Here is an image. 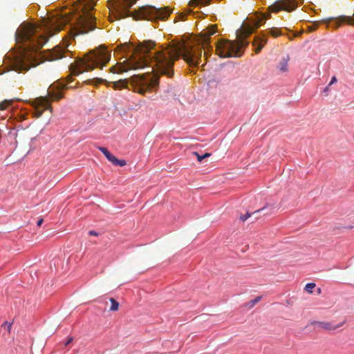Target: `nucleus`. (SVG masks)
Masks as SVG:
<instances>
[{
  "label": "nucleus",
  "mask_w": 354,
  "mask_h": 354,
  "mask_svg": "<svg viewBox=\"0 0 354 354\" xmlns=\"http://www.w3.org/2000/svg\"><path fill=\"white\" fill-rule=\"evenodd\" d=\"M94 5L92 1L86 3L82 8V14L75 17V24L71 28L73 36L88 33L96 28L95 17L91 12Z\"/></svg>",
  "instance_id": "nucleus-6"
},
{
  "label": "nucleus",
  "mask_w": 354,
  "mask_h": 354,
  "mask_svg": "<svg viewBox=\"0 0 354 354\" xmlns=\"http://www.w3.org/2000/svg\"><path fill=\"white\" fill-rule=\"evenodd\" d=\"M289 61V57L283 58V59L280 62L278 66V68L281 72L288 71V64Z\"/></svg>",
  "instance_id": "nucleus-19"
},
{
  "label": "nucleus",
  "mask_w": 354,
  "mask_h": 354,
  "mask_svg": "<svg viewBox=\"0 0 354 354\" xmlns=\"http://www.w3.org/2000/svg\"><path fill=\"white\" fill-rule=\"evenodd\" d=\"M43 222H44V219H43V218H40V219L37 221V226H39H39H41V224L43 223Z\"/></svg>",
  "instance_id": "nucleus-30"
},
{
  "label": "nucleus",
  "mask_w": 354,
  "mask_h": 354,
  "mask_svg": "<svg viewBox=\"0 0 354 354\" xmlns=\"http://www.w3.org/2000/svg\"><path fill=\"white\" fill-rule=\"evenodd\" d=\"M270 18V13L266 17L263 14L254 15L248 19L249 24L237 35L234 41L221 40L216 44V52L221 57H240L243 54V50L248 46L246 38L248 35L259 28L265 21Z\"/></svg>",
  "instance_id": "nucleus-4"
},
{
  "label": "nucleus",
  "mask_w": 354,
  "mask_h": 354,
  "mask_svg": "<svg viewBox=\"0 0 354 354\" xmlns=\"http://www.w3.org/2000/svg\"><path fill=\"white\" fill-rule=\"evenodd\" d=\"M11 104V102L8 100H4L0 103V110H6Z\"/></svg>",
  "instance_id": "nucleus-22"
},
{
  "label": "nucleus",
  "mask_w": 354,
  "mask_h": 354,
  "mask_svg": "<svg viewBox=\"0 0 354 354\" xmlns=\"http://www.w3.org/2000/svg\"><path fill=\"white\" fill-rule=\"evenodd\" d=\"M66 88L68 87L66 83L59 82H55L49 87L48 95L53 100H59L62 97V95L59 91Z\"/></svg>",
  "instance_id": "nucleus-12"
},
{
  "label": "nucleus",
  "mask_w": 354,
  "mask_h": 354,
  "mask_svg": "<svg viewBox=\"0 0 354 354\" xmlns=\"http://www.w3.org/2000/svg\"><path fill=\"white\" fill-rule=\"evenodd\" d=\"M261 296H258L257 297L254 299L250 301V304H251V306H254L256 304H257L259 301H260V300L261 299Z\"/></svg>",
  "instance_id": "nucleus-25"
},
{
  "label": "nucleus",
  "mask_w": 354,
  "mask_h": 354,
  "mask_svg": "<svg viewBox=\"0 0 354 354\" xmlns=\"http://www.w3.org/2000/svg\"><path fill=\"white\" fill-rule=\"evenodd\" d=\"M204 56H205V57H206V56H207V53H206V52H205V53H204Z\"/></svg>",
  "instance_id": "nucleus-35"
},
{
  "label": "nucleus",
  "mask_w": 354,
  "mask_h": 354,
  "mask_svg": "<svg viewBox=\"0 0 354 354\" xmlns=\"http://www.w3.org/2000/svg\"><path fill=\"white\" fill-rule=\"evenodd\" d=\"M128 16H131L136 20H165L170 15L171 11L168 8H156L151 6H145L139 8L138 10L131 12L127 11Z\"/></svg>",
  "instance_id": "nucleus-7"
},
{
  "label": "nucleus",
  "mask_w": 354,
  "mask_h": 354,
  "mask_svg": "<svg viewBox=\"0 0 354 354\" xmlns=\"http://www.w3.org/2000/svg\"><path fill=\"white\" fill-rule=\"evenodd\" d=\"M202 156H203V158L205 159V158L209 157L211 156V153H205V154H203Z\"/></svg>",
  "instance_id": "nucleus-31"
},
{
  "label": "nucleus",
  "mask_w": 354,
  "mask_h": 354,
  "mask_svg": "<svg viewBox=\"0 0 354 354\" xmlns=\"http://www.w3.org/2000/svg\"><path fill=\"white\" fill-rule=\"evenodd\" d=\"M111 58V50L101 45L85 54L76 64L71 65V73L73 75H79L83 72L91 71L95 68L102 69L110 62Z\"/></svg>",
  "instance_id": "nucleus-5"
},
{
  "label": "nucleus",
  "mask_w": 354,
  "mask_h": 354,
  "mask_svg": "<svg viewBox=\"0 0 354 354\" xmlns=\"http://www.w3.org/2000/svg\"><path fill=\"white\" fill-rule=\"evenodd\" d=\"M329 86H326V87L324 88V91L325 93H326V92L328 91V88H329Z\"/></svg>",
  "instance_id": "nucleus-33"
},
{
  "label": "nucleus",
  "mask_w": 354,
  "mask_h": 354,
  "mask_svg": "<svg viewBox=\"0 0 354 354\" xmlns=\"http://www.w3.org/2000/svg\"><path fill=\"white\" fill-rule=\"evenodd\" d=\"M335 82H337V78H336V77L333 76L331 78L330 82L328 86H330V85L335 84Z\"/></svg>",
  "instance_id": "nucleus-28"
},
{
  "label": "nucleus",
  "mask_w": 354,
  "mask_h": 354,
  "mask_svg": "<svg viewBox=\"0 0 354 354\" xmlns=\"http://www.w3.org/2000/svg\"><path fill=\"white\" fill-rule=\"evenodd\" d=\"M98 149L113 165L120 167L126 165L127 162L124 160L118 159L106 148L100 147Z\"/></svg>",
  "instance_id": "nucleus-13"
},
{
  "label": "nucleus",
  "mask_w": 354,
  "mask_h": 354,
  "mask_svg": "<svg viewBox=\"0 0 354 354\" xmlns=\"http://www.w3.org/2000/svg\"><path fill=\"white\" fill-rule=\"evenodd\" d=\"M263 209H264V208H262V209H259V210H257V211L254 212H253V214L258 213V212H259L260 211L263 210Z\"/></svg>",
  "instance_id": "nucleus-34"
},
{
  "label": "nucleus",
  "mask_w": 354,
  "mask_h": 354,
  "mask_svg": "<svg viewBox=\"0 0 354 354\" xmlns=\"http://www.w3.org/2000/svg\"><path fill=\"white\" fill-rule=\"evenodd\" d=\"M342 24H347L351 26H354V12L352 16H339V27L341 26Z\"/></svg>",
  "instance_id": "nucleus-17"
},
{
  "label": "nucleus",
  "mask_w": 354,
  "mask_h": 354,
  "mask_svg": "<svg viewBox=\"0 0 354 354\" xmlns=\"http://www.w3.org/2000/svg\"><path fill=\"white\" fill-rule=\"evenodd\" d=\"M251 214L248 212H247L245 215H242L240 217V219L243 221H246L249 217H250Z\"/></svg>",
  "instance_id": "nucleus-26"
},
{
  "label": "nucleus",
  "mask_w": 354,
  "mask_h": 354,
  "mask_svg": "<svg viewBox=\"0 0 354 354\" xmlns=\"http://www.w3.org/2000/svg\"><path fill=\"white\" fill-rule=\"evenodd\" d=\"M297 6L295 0H277L268 7V10L274 13L281 10L291 12L295 10Z\"/></svg>",
  "instance_id": "nucleus-11"
},
{
  "label": "nucleus",
  "mask_w": 354,
  "mask_h": 354,
  "mask_svg": "<svg viewBox=\"0 0 354 354\" xmlns=\"http://www.w3.org/2000/svg\"><path fill=\"white\" fill-rule=\"evenodd\" d=\"M71 20V16L66 14L46 20L42 27L32 24L23 23L15 32L16 41L17 43L29 42L30 48L36 50L44 46L49 37L59 32Z\"/></svg>",
  "instance_id": "nucleus-2"
},
{
  "label": "nucleus",
  "mask_w": 354,
  "mask_h": 354,
  "mask_svg": "<svg viewBox=\"0 0 354 354\" xmlns=\"http://www.w3.org/2000/svg\"><path fill=\"white\" fill-rule=\"evenodd\" d=\"M37 64L32 55L26 52V50L15 53L11 62L12 70L19 73L26 72L31 67L37 66Z\"/></svg>",
  "instance_id": "nucleus-8"
},
{
  "label": "nucleus",
  "mask_w": 354,
  "mask_h": 354,
  "mask_svg": "<svg viewBox=\"0 0 354 354\" xmlns=\"http://www.w3.org/2000/svg\"><path fill=\"white\" fill-rule=\"evenodd\" d=\"M111 301V307L110 310L111 311H117L119 309V303L113 298H110Z\"/></svg>",
  "instance_id": "nucleus-21"
},
{
  "label": "nucleus",
  "mask_w": 354,
  "mask_h": 354,
  "mask_svg": "<svg viewBox=\"0 0 354 354\" xmlns=\"http://www.w3.org/2000/svg\"><path fill=\"white\" fill-rule=\"evenodd\" d=\"M12 326V322H5L2 324L1 327H3L4 328H6V330L8 331V333H10Z\"/></svg>",
  "instance_id": "nucleus-23"
},
{
  "label": "nucleus",
  "mask_w": 354,
  "mask_h": 354,
  "mask_svg": "<svg viewBox=\"0 0 354 354\" xmlns=\"http://www.w3.org/2000/svg\"><path fill=\"white\" fill-rule=\"evenodd\" d=\"M117 50L129 53V58L122 62H118L109 68V72L113 74H120L129 70L149 68L142 75H136L135 91L144 95L146 91L158 87L159 84L160 70L156 66L155 55H156V44L151 40L144 41L138 45L125 42L117 46Z\"/></svg>",
  "instance_id": "nucleus-1"
},
{
  "label": "nucleus",
  "mask_w": 354,
  "mask_h": 354,
  "mask_svg": "<svg viewBox=\"0 0 354 354\" xmlns=\"http://www.w3.org/2000/svg\"><path fill=\"white\" fill-rule=\"evenodd\" d=\"M127 86V82L126 80H120L118 81L113 82V88L114 89H121Z\"/></svg>",
  "instance_id": "nucleus-20"
},
{
  "label": "nucleus",
  "mask_w": 354,
  "mask_h": 354,
  "mask_svg": "<svg viewBox=\"0 0 354 354\" xmlns=\"http://www.w3.org/2000/svg\"><path fill=\"white\" fill-rule=\"evenodd\" d=\"M345 323V321L341 322L340 324H337V325H334L333 323L331 322H316V324L318 326V327L321 328H323V329H325V330H336L337 328L342 326Z\"/></svg>",
  "instance_id": "nucleus-16"
},
{
  "label": "nucleus",
  "mask_w": 354,
  "mask_h": 354,
  "mask_svg": "<svg viewBox=\"0 0 354 354\" xmlns=\"http://www.w3.org/2000/svg\"><path fill=\"white\" fill-rule=\"evenodd\" d=\"M88 234L91 236H97L98 235V233H97L96 232H95L93 230L89 231Z\"/></svg>",
  "instance_id": "nucleus-29"
},
{
  "label": "nucleus",
  "mask_w": 354,
  "mask_h": 354,
  "mask_svg": "<svg viewBox=\"0 0 354 354\" xmlns=\"http://www.w3.org/2000/svg\"><path fill=\"white\" fill-rule=\"evenodd\" d=\"M29 104L32 106L34 117L40 118L44 110H49L52 112L53 108L50 106L49 98L46 96H40L32 100H29Z\"/></svg>",
  "instance_id": "nucleus-10"
},
{
  "label": "nucleus",
  "mask_w": 354,
  "mask_h": 354,
  "mask_svg": "<svg viewBox=\"0 0 354 354\" xmlns=\"http://www.w3.org/2000/svg\"><path fill=\"white\" fill-rule=\"evenodd\" d=\"M180 55L189 66H198L201 60L202 47L179 44L156 48L154 59L160 75L171 77L174 75V61L178 59Z\"/></svg>",
  "instance_id": "nucleus-3"
},
{
  "label": "nucleus",
  "mask_w": 354,
  "mask_h": 354,
  "mask_svg": "<svg viewBox=\"0 0 354 354\" xmlns=\"http://www.w3.org/2000/svg\"><path fill=\"white\" fill-rule=\"evenodd\" d=\"M193 155L196 156L198 162H201L204 158H203V156H201L197 152H193Z\"/></svg>",
  "instance_id": "nucleus-27"
},
{
  "label": "nucleus",
  "mask_w": 354,
  "mask_h": 354,
  "mask_svg": "<svg viewBox=\"0 0 354 354\" xmlns=\"http://www.w3.org/2000/svg\"><path fill=\"white\" fill-rule=\"evenodd\" d=\"M66 52L64 48L59 46H55L51 50H48V55H46L47 59L49 61H54L61 59L64 57V54Z\"/></svg>",
  "instance_id": "nucleus-14"
},
{
  "label": "nucleus",
  "mask_w": 354,
  "mask_h": 354,
  "mask_svg": "<svg viewBox=\"0 0 354 354\" xmlns=\"http://www.w3.org/2000/svg\"><path fill=\"white\" fill-rule=\"evenodd\" d=\"M315 287V283H307L305 286V290L308 292H312V290Z\"/></svg>",
  "instance_id": "nucleus-24"
},
{
  "label": "nucleus",
  "mask_w": 354,
  "mask_h": 354,
  "mask_svg": "<svg viewBox=\"0 0 354 354\" xmlns=\"http://www.w3.org/2000/svg\"><path fill=\"white\" fill-rule=\"evenodd\" d=\"M72 341H73V338H72V337L69 338V339L67 340V342H66V345H68V344H69L71 342H72Z\"/></svg>",
  "instance_id": "nucleus-32"
},
{
  "label": "nucleus",
  "mask_w": 354,
  "mask_h": 354,
  "mask_svg": "<svg viewBox=\"0 0 354 354\" xmlns=\"http://www.w3.org/2000/svg\"><path fill=\"white\" fill-rule=\"evenodd\" d=\"M266 32L267 33L261 32L254 37L252 45L254 47V52L257 54L259 53L263 46L267 44V35H270L274 37H278L282 35L281 30L277 28H268Z\"/></svg>",
  "instance_id": "nucleus-9"
},
{
  "label": "nucleus",
  "mask_w": 354,
  "mask_h": 354,
  "mask_svg": "<svg viewBox=\"0 0 354 354\" xmlns=\"http://www.w3.org/2000/svg\"><path fill=\"white\" fill-rule=\"evenodd\" d=\"M216 32V28L214 26H211L208 29L204 30L201 32V41L203 45H207L209 42L210 36Z\"/></svg>",
  "instance_id": "nucleus-15"
},
{
  "label": "nucleus",
  "mask_w": 354,
  "mask_h": 354,
  "mask_svg": "<svg viewBox=\"0 0 354 354\" xmlns=\"http://www.w3.org/2000/svg\"><path fill=\"white\" fill-rule=\"evenodd\" d=\"M211 0H190L189 5L192 7H196L198 6H208L210 3Z\"/></svg>",
  "instance_id": "nucleus-18"
}]
</instances>
